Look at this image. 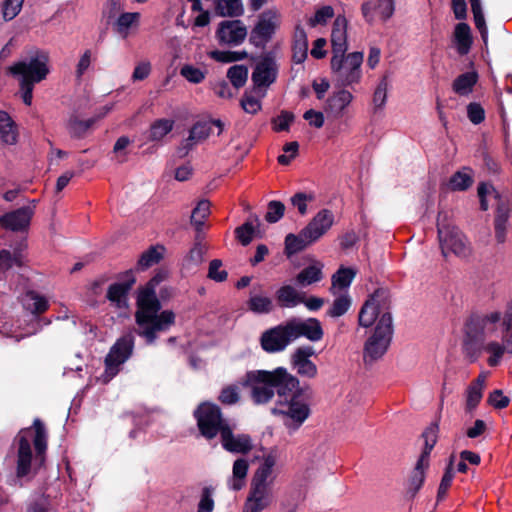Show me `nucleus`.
Instances as JSON below:
<instances>
[{"instance_id":"052dcab7","label":"nucleus","mask_w":512,"mask_h":512,"mask_svg":"<svg viewBox=\"0 0 512 512\" xmlns=\"http://www.w3.org/2000/svg\"><path fill=\"white\" fill-rule=\"evenodd\" d=\"M294 120V115L288 111H282L277 117L272 120L273 130L276 132L288 131L291 123Z\"/></svg>"},{"instance_id":"6e6d98bb","label":"nucleus","mask_w":512,"mask_h":512,"mask_svg":"<svg viewBox=\"0 0 512 512\" xmlns=\"http://www.w3.org/2000/svg\"><path fill=\"white\" fill-rule=\"evenodd\" d=\"M208 247L201 243L196 242L195 245L189 251L185 263L187 266L190 265H199L204 260V255L206 254Z\"/></svg>"},{"instance_id":"c85d7f7f","label":"nucleus","mask_w":512,"mask_h":512,"mask_svg":"<svg viewBox=\"0 0 512 512\" xmlns=\"http://www.w3.org/2000/svg\"><path fill=\"white\" fill-rule=\"evenodd\" d=\"M355 275L356 271L352 268L340 267L337 272L332 275L330 287L331 294L337 295L338 293L347 292Z\"/></svg>"},{"instance_id":"f257e3e1","label":"nucleus","mask_w":512,"mask_h":512,"mask_svg":"<svg viewBox=\"0 0 512 512\" xmlns=\"http://www.w3.org/2000/svg\"><path fill=\"white\" fill-rule=\"evenodd\" d=\"M359 325L370 327L376 322L372 334L364 345L365 363L380 359L388 350L393 336V321L389 312V295L384 289H377L364 303L359 312Z\"/></svg>"},{"instance_id":"2eb2a0df","label":"nucleus","mask_w":512,"mask_h":512,"mask_svg":"<svg viewBox=\"0 0 512 512\" xmlns=\"http://www.w3.org/2000/svg\"><path fill=\"white\" fill-rule=\"evenodd\" d=\"M315 354L311 346H301L291 355V365L296 373L304 378L313 379L318 374L316 364L310 359Z\"/></svg>"},{"instance_id":"37998d69","label":"nucleus","mask_w":512,"mask_h":512,"mask_svg":"<svg viewBox=\"0 0 512 512\" xmlns=\"http://www.w3.org/2000/svg\"><path fill=\"white\" fill-rule=\"evenodd\" d=\"M163 246L150 247L145 251L138 260L137 266L140 270L147 269L157 263L163 258L164 255Z\"/></svg>"},{"instance_id":"13d9d810","label":"nucleus","mask_w":512,"mask_h":512,"mask_svg":"<svg viewBox=\"0 0 512 512\" xmlns=\"http://www.w3.org/2000/svg\"><path fill=\"white\" fill-rule=\"evenodd\" d=\"M222 266L223 264L221 260H212L208 268V278L216 282L225 281L227 279L228 273L226 270L222 269Z\"/></svg>"},{"instance_id":"e2e57ef3","label":"nucleus","mask_w":512,"mask_h":512,"mask_svg":"<svg viewBox=\"0 0 512 512\" xmlns=\"http://www.w3.org/2000/svg\"><path fill=\"white\" fill-rule=\"evenodd\" d=\"M333 16V8L331 6H323L316 10L314 16L309 18L308 23L313 27L319 24H325Z\"/></svg>"},{"instance_id":"ea45409f","label":"nucleus","mask_w":512,"mask_h":512,"mask_svg":"<svg viewBox=\"0 0 512 512\" xmlns=\"http://www.w3.org/2000/svg\"><path fill=\"white\" fill-rule=\"evenodd\" d=\"M454 35L459 54H467L472 44L470 27L466 23H459L455 27Z\"/></svg>"},{"instance_id":"4be33fe9","label":"nucleus","mask_w":512,"mask_h":512,"mask_svg":"<svg viewBox=\"0 0 512 512\" xmlns=\"http://www.w3.org/2000/svg\"><path fill=\"white\" fill-rule=\"evenodd\" d=\"M221 442L223 448L232 453L246 454L253 449L251 437L247 434H234L231 426L223 430Z\"/></svg>"},{"instance_id":"f704fd0d","label":"nucleus","mask_w":512,"mask_h":512,"mask_svg":"<svg viewBox=\"0 0 512 512\" xmlns=\"http://www.w3.org/2000/svg\"><path fill=\"white\" fill-rule=\"evenodd\" d=\"M211 134V127L207 123H197L195 124L190 132L189 136L183 141L182 149H184L183 155H185L189 149H191L194 145L202 142Z\"/></svg>"},{"instance_id":"338daca9","label":"nucleus","mask_w":512,"mask_h":512,"mask_svg":"<svg viewBox=\"0 0 512 512\" xmlns=\"http://www.w3.org/2000/svg\"><path fill=\"white\" fill-rule=\"evenodd\" d=\"M255 229L252 222H246L236 229V236L243 245H248L253 239Z\"/></svg>"},{"instance_id":"20e7f679","label":"nucleus","mask_w":512,"mask_h":512,"mask_svg":"<svg viewBox=\"0 0 512 512\" xmlns=\"http://www.w3.org/2000/svg\"><path fill=\"white\" fill-rule=\"evenodd\" d=\"M279 459L280 455L276 449H272L262 456L251 478L243 512H262L272 505Z\"/></svg>"},{"instance_id":"864d4df0","label":"nucleus","mask_w":512,"mask_h":512,"mask_svg":"<svg viewBox=\"0 0 512 512\" xmlns=\"http://www.w3.org/2000/svg\"><path fill=\"white\" fill-rule=\"evenodd\" d=\"M315 198V194L312 192H299L291 197V204L301 215H305L308 212V204L314 202Z\"/></svg>"},{"instance_id":"473e14b6","label":"nucleus","mask_w":512,"mask_h":512,"mask_svg":"<svg viewBox=\"0 0 512 512\" xmlns=\"http://www.w3.org/2000/svg\"><path fill=\"white\" fill-rule=\"evenodd\" d=\"M429 466V451H423L420 455L409 480V489L416 493L423 485L425 470Z\"/></svg>"},{"instance_id":"774afa93","label":"nucleus","mask_w":512,"mask_h":512,"mask_svg":"<svg viewBox=\"0 0 512 512\" xmlns=\"http://www.w3.org/2000/svg\"><path fill=\"white\" fill-rule=\"evenodd\" d=\"M152 65L148 60L139 61L132 73L131 79L133 82L145 80L151 73Z\"/></svg>"},{"instance_id":"0eeeda50","label":"nucleus","mask_w":512,"mask_h":512,"mask_svg":"<svg viewBox=\"0 0 512 512\" xmlns=\"http://www.w3.org/2000/svg\"><path fill=\"white\" fill-rule=\"evenodd\" d=\"M437 232L441 253L445 258L454 255L466 259L472 254L471 243L455 225L449 213L438 214Z\"/></svg>"},{"instance_id":"603ef678","label":"nucleus","mask_w":512,"mask_h":512,"mask_svg":"<svg viewBox=\"0 0 512 512\" xmlns=\"http://www.w3.org/2000/svg\"><path fill=\"white\" fill-rule=\"evenodd\" d=\"M210 214V203L207 200L200 201L191 215V221L197 230H201L205 219Z\"/></svg>"},{"instance_id":"39448f33","label":"nucleus","mask_w":512,"mask_h":512,"mask_svg":"<svg viewBox=\"0 0 512 512\" xmlns=\"http://www.w3.org/2000/svg\"><path fill=\"white\" fill-rule=\"evenodd\" d=\"M244 384L251 388V397L254 403L265 404L273 398L274 389H277L279 398L285 392L296 390L300 382L286 368L278 367L273 371L248 372Z\"/></svg>"},{"instance_id":"f03ea898","label":"nucleus","mask_w":512,"mask_h":512,"mask_svg":"<svg viewBox=\"0 0 512 512\" xmlns=\"http://www.w3.org/2000/svg\"><path fill=\"white\" fill-rule=\"evenodd\" d=\"M165 276V273L157 274L138 294L136 312L138 334L144 337L148 344L156 340L157 333L168 330L175 322L172 311L165 310L159 313L161 305L156 296L155 287Z\"/></svg>"},{"instance_id":"680f3d73","label":"nucleus","mask_w":512,"mask_h":512,"mask_svg":"<svg viewBox=\"0 0 512 512\" xmlns=\"http://www.w3.org/2000/svg\"><path fill=\"white\" fill-rule=\"evenodd\" d=\"M24 0H6L3 4L2 13L6 21L14 19L21 11Z\"/></svg>"},{"instance_id":"5701e85b","label":"nucleus","mask_w":512,"mask_h":512,"mask_svg":"<svg viewBox=\"0 0 512 512\" xmlns=\"http://www.w3.org/2000/svg\"><path fill=\"white\" fill-rule=\"evenodd\" d=\"M31 429L22 430L18 436L19 448L17 457V476H26L31 470L32 463V450L29 442L31 436Z\"/></svg>"},{"instance_id":"393cba45","label":"nucleus","mask_w":512,"mask_h":512,"mask_svg":"<svg viewBox=\"0 0 512 512\" xmlns=\"http://www.w3.org/2000/svg\"><path fill=\"white\" fill-rule=\"evenodd\" d=\"M348 22L344 16H337L332 27L331 44L333 55L344 54L348 48L347 44Z\"/></svg>"},{"instance_id":"423d86ee","label":"nucleus","mask_w":512,"mask_h":512,"mask_svg":"<svg viewBox=\"0 0 512 512\" xmlns=\"http://www.w3.org/2000/svg\"><path fill=\"white\" fill-rule=\"evenodd\" d=\"M8 72L19 81V94L22 101L30 106L33 100L34 85L45 80L50 73V57L45 51H37L8 68Z\"/></svg>"},{"instance_id":"b1692460","label":"nucleus","mask_w":512,"mask_h":512,"mask_svg":"<svg viewBox=\"0 0 512 512\" xmlns=\"http://www.w3.org/2000/svg\"><path fill=\"white\" fill-rule=\"evenodd\" d=\"M478 196L480 198L481 209L486 211L489 207V199L493 198L497 201V212L495 219L508 220L510 207L508 202L500 200L495 189L489 184H481L478 187Z\"/></svg>"},{"instance_id":"4468645a","label":"nucleus","mask_w":512,"mask_h":512,"mask_svg":"<svg viewBox=\"0 0 512 512\" xmlns=\"http://www.w3.org/2000/svg\"><path fill=\"white\" fill-rule=\"evenodd\" d=\"M277 72V65L271 58H264L256 64L252 72V81L255 91L261 97H264L266 89L275 82Z\"/></svg>"},{"instance_id":"f8f14e48","label":"nucleus","mask_w":512,"mask_h":512,"mask_svg":"<svg viewBox=\"0 0 512 512\" xmlns=\"http://www.w3.org/2000/svg\"><path fill=\"white\" fill-rule=\"evenodd\" d=\"M394 12V0H368L361 6L362 16L369 25L386 23Z\"/></svg>"},{"instance_id":"aec40b11","label":"nucleus","mask_w":512,"mask_h":512,"mask_svg":"<svg viewBox=\"0 0 512 512\" xmlns=\"http://www.w3.org/2000/svg\"><path fill=\"white\" fill-rule=\"evenodd\" d=\"M354 99L353 94L343 87L334 91L327 99L325 112L333 118H341L347 115L349 107Z\"/></svg>"},{"instance_id":"58836bf2","label":"nucleus","mask_w":512,"mask_h":512,"mask_svg":"<svg viewBox=\"0 0 512 512\" xmlns=\"http://www.w3.org/2000/svg\"><path fill=\"white\" fill-rule=\"evenodd\" d=\"M308 54V39L302 28H297L294 35L293 60L295 63H302Z\"/></svg>"},{"instance_id":"cd10ccee","label":"nucleus","mask_w":512,"mask_h":512,"mask_svg":"<svg viewBox=\"0 0 512 512\" xmlns=\"http://www.w3.org/2000/svg\"><path fill=\"white\" fill-rule=\"evenodd\" d=\"M249 462L245 458H238L232 466V475L227 480L228 488L233 491L241 490L246 484Z\"/></svg>"},{"instance_id":"bb28decb","label":"nucleus","mask_w":512,"mask_h":512,"mask_svg":"<svg viewBox=\"0 0 512 512\" xmlns=\"http://www.w3.org/2000/svg\"><path fill=\"white\" fill-rule=\"evenodd\" d=\"M315 242L303 228L298 234L289 233L285 237V253L288 257L297 254Z\"/></svg>"},{"instance_id":"2f4dec72","label":"nucleus","mask_w":512,"mask_h":512,"mask_svg":"<svg viewBox=\"0 0 512 512\" xmlns=\"http://www.w3.org/2000/svg\"><path fill=\"white\" fill-rule=\"evenodd\" d=\"M478 79L479 76L476 71L465 72L455 78L452 83V89L459 96H468L472 93Z\"/></svg>"},{"instance_id":"ddd939ff","label":"nucleus","mask_w":512,"mask_h":512,"mask_svg":"<svg viewBox=\"0 0 512 512\" xmlns=\"http://www.w3.org/2000/svg\"><path fill=\"white\" fill-rule=\"evenodd\" d=\"M287 324L293 341L299 337H305L311 342H318L323 338L324 331L322 325L316 318L305 320L293 318L287 321Z\"/></svg>"},{"instance_id":"9b49d317","label":"nucleus","mask_w":512,"mask_h":512,"mask_svg":"<svg viewBox=\"0 0 512 512\" xmlns=\"http://www.w3.org/2000/svg\"><path fill=\"white\" fill-rule=\"evenodd\" d=\"M134 346V337L127 334L121 337L110 349L105 358L104 383L109 382L120 370V366L130 357Z\"/></svg>"},{"instance_id":"de8ad7c7","label":"nucleus","mask_w":512,"mask_h":512,"mask_svg":"<svg viewBox=\"0 0 512 512\" xmlns=\"http://www.w3.org/2000/svg\"><path fill=\"white\" fill-rule=\"evenodd\" d=\"M208 56L220 63H232L246 59L248 57V53L246 51L213 50L208 52Z\"/></svg>"},{"instance_id":"7ed1b4c3","label":"nucleus","mask_w":512,"mask_h":512,"mask_svg":"<svg viewBox=\"0 0 512 512\" xmlns=\"http://www.w3.org/2000/svg\"><path fill=\"white\" fill-rule=\"evenodd\" d=\"M477 325L483 337L500 338V341H489L484 348L490 355L488 365L495 367L505 353L512 354V303L507 304L503 310L486 311L478 317Z\"/></svg>"},{"instance_id":"1a4fd4ad","label":"nucleus","mask_w":512,"mask_h":512,"mask_svg":"<svg viewBox=\"0 0 512 512\" xmlns=\"http://www.w3.org/2000/svg\"><path fill=\"white\" fill-rule=\"evenodd\" d=\"M362 52L335 54L331 58V70L334 80L341 87L358 83L362 77Z\"/></svg>"},{"instance_id":"a211bd4d","label":"nucleus","mask_w":512,"mask_h":512,"mask_svg":"<svg viewBox=\"0 0 512 512\" xmlns=\"http://www.w3.org/2000/svg\"><path fill=\"white\" fill-rule=\"evenodd\" d=\"M34 215V206L28 205L4 214L0 218L1 225L14 232L26 231Z\"/></svg>"},{"instance_id":"6e6552de","label":"nucleus","mask_w":512,"mask_h":512,"mask_svg":"<svg viewBox=\"0 0 512 512\" xmlns=\"http://www.w3.org/2000/svg\"><path fill=\"white\" fill-rule=\"evenodd\" d=\"M274 415L282 416L285 427L290 432L298 430L310 416V407L299 394V387L281 395L272 408Z\"/></svg>"},{"instance_id":"f3484780","label":"nucleus","mask_w":512,"mask_h":512,"mask_svg":"<svg viewBox=\"0 0 512 512\" xmlns=\"http://www.w3.org/2000/svg\"><path fill=\"white\" fill-rule=\"evenodd\" d=\"M280 25V15L268 10L261 14L259 21L251 33V40L256 44L267 42Z\"/></svg>"},{"instance_id":"0e129e2a","label":"nucleus","mask_w":512,"mask_h":512,"mask_svg":"<svg viewBox=\"0 0 512 512\" xmlns=\"http://www.w3.org/2000/svg\"><path fill=\"white\" fill-rule=\"evenodd\" d=\"M285 211V206L280 201H271L268 205V211L265 215V219L270 223L279 221Z\"/></svg>"},{"instance_id":"a18cd8bd","label":"nucleus","mask_w":512,"mask_h":512,"mask_svg":"<svg viewBox=\"0 0 512 512\" xmlns=\"http://www.w3.org/2000/svg\"><path fill=\"white\" fill-rule=\"evenodd\" d=\"M216 12L220 16H239L243 13V5L241 0H217Z\"/></svg>"},{"instance_id":"69168bd1","label":"nucleus","mask_w":512,"mask_h":512,"mask_svg":"<svg viewBox=\"0 0 512 512\" xmlns=\"http://www.w3.org/2000/svg\"><path fill=\"white\" fill-rule=\"evenodd\" d=\"M259 97H255L252 94L245 93L241 100V107L246 113L256 114L261 109V102Z\"/></svg>"},{"instance_id":"8fccbe9b","label":"nucleus","mask_w":512,"mask_h":512,"mask_svg":"<svg viewBox=\"0 0 512 512\" xmlns=\"http://www.w3.org/2000/svg\"><path fill=\"white\" fill-rule=\"evenodd\" d=\"M227 78L236 89L241 88L248 79V68L245 65H233L227 71Z\"/></svg>"},{"instance_id":"79ce46f5","label":"nucleus","mask_w":512,"mask_h":512,"mask_svg":"<svg viewBox=\"0 0 512 512\" xmlns=\"http://www.w3.org/2000/svg\"><path fill=\"white\" fill-rule=\"evenodd\" d=\"M24 307L33 314L43 313L48 308V301L45 297L34 291H29L23 298Z\"/></svg>"},{"instance_id":"e433bc0d","label":"nucleus","mask_w":512,"mask_h":512,"mask_svg":"<svg viewBox=\"0 0 512 512\" xmlns=\"http://www.w3.org/2000/svg\"><path fill=\"white\" fill-rule=\"evenodd\" d=\"M279 304L283 307H295L304 302V297L291 285H284L276 292Z\"/></svg>"},{"instance_id":"bf43d9fd","label":"nucleus","mask_w":512,"mask_h":512,"mask_svg":"<svg viewBox=\"0 0 512 512\" xmlns=\"http://www.w3.org/2000/svg\"><path fill=\"white\" fill-rule=\"evenodd\" d=\"M483 396V390L475 388L471 385L466 390L465 408L467 412H472L480 403Z\"/></svg>"},{"instance_id":"4d7b16f0","label":"nucleus","mask_w":512,"mask_h":512,"mask_svg":"<svg viewBox=\"0 0 512 512\" xmlns=\"http://www.w3.org/2000/svg\"><path fill=\"white\" fill-rule=\"evenodd\" d=\"M388 82L386 78L379 81L374 94H373V105L375 109H382L387 100Z\"/></svg>"},{"instance_id":"09e8293b","label":"nucleus","mask_w":512,"mask_h":512,"mask_svg":"<svg viewBox=\"0 0 512 512\" xmlns=\"http://www.w3.org/2000/svg\"><path fill=\"white\" fill-rule=\"evenodd\" d=\"M174 122L170 119H159L150 128L149 138L153 141L163 139L173 129Z\"/></svg>"},{"instance_id":"7c9ffc66","label":"nucleus","mask_w":512,"mask_h":512,"mask_svg":"<svg viewBox=\"0 0 512 512\" xmlns=\"http://www.w3.org/2000/svg\"><path fill=\"white\" fill-rule=\"evenodd\" d=\"M128 274L129 280L126 283L112 284L107 292L108 299L119 308L126 307L127 293L135 282L131 272Z\"/></svg>"},{"instance_id":"412c9836","label":"nucleus","mask_w":512,"mask_h":512,"mask_svg":"<svg viewBox=\"0 0 512 512\" xmlns=\"http://www.w3.org/2000/svg\"><path fill=\"white\" fill-rule=\"evenodd\" d=\"M335 217L331 210L321 209L304 227L314 242L323 237L334 225Z\"/></svg>"},{"instance_id":"c9c22d12","label":"nucleus","mask_w":512,"mask_h":512,"mask_svg":"<svg viewBox=\"0 0 512 512\" xmlns=\"http://www.w3.org/2000/svg\"><path fill=\"white\" fill-rule=\"evenodd\" d=\"M18 137L17 126L8 113L0 111V138L5 144H15Z\"/></svg>"},{"instance_id":"c03bdc74","label":"nucleus","mask_w":512,"mask_h":512,"mask_svg":"<svg viewBox=\"0 0 512 512\" xmlns=\"http://www.w3.org/2000/svg\"><path fill=\"white\" fill-rule=\"evenodd\" d=\"M335 296L336 298L334 299L331 307L328 309L327 315L333 318H338L349 310L352 300L347 292L338 293Z\"/></svg>"},{"instance_id":"6ab92c4d","label":"nucleus","mask_w":512,"mask_h":512,"mask_svg":"<svg viewBox=\"0 0 512 512\" xmlns=\"http://www.w3.org/2000/svg\"><path fill=\"white\" fill-rule=\"evenodd\" d=\"M246 36V27L238 20L221 22L216 32L218 41L227 45H239Z\"/></svg>"},{"instance_id":"49530a36","label":"nucleus","mask_w":512,"mask_h":512,"mask_svg":"<svg viewBox=\"0 0 512 512\" xmlns=\"http://www.w3.org/2000/svg\"><path fill=\"white\" fill-rule=\"evenodd\" d=\"M33 426L35 429L34 436V447L36 449L37 457H39L40 461H43V453L47 447V434L44 428V425L39 419H35L33 422Z\"/></svg>"},{"instance_id":"9d476101","label":"nucleus","mask_w":512,"mask_h":512,"mask_svg":"<svg viewBox=\"0 0 512 512\" xmlns=\"http://www.w3.org/2000/svg\"><path fill=\"white\" fill-rule=\"evenodd\" d=\"M194 414L201 434L207 439L214 438L218 433L222 436L223 430L230 427L215 404L203 403Z\"/></svg>"},{"instance_id":"c756f323","label":"nucleus","mask_w":512,"mask_h":512,"mask_svg":"<svg viewBox=\"0 0 512 512\" xmlns=\"http://www.w3.org/2000/svg\"><path fill=\"white\" fill-rule=\"evenodd\" d=\"M140 18L139 12L121 13L114 23V30L120 37L127 38L139 26Z\"/></svg>"},{"instance_id":"72a5a7b5","label":"nucleus","mask_w":512,"mask_h":512,"mask_svg":"<svg viewBox=\"0 0 512 512\" xmlns=\"http://www.w3.org/2000/svg\"><path fill=\"white\" fill-rule=\"evenodd\" d=\"M247 306L255 314H268L274 308L272 299L262 291L251 292Z\"/></svg>"},{"instance_id":"dca6fc26","label":"nucleus","mask_w":512,"mask_h":512,"mask_svg":"<svg viewBox=\"0 0 512 512\" xmlns=\"http://www.w3.org/2000/svg\"><path fill=\"white\" fill-rule=\"evenodd\" d=\"M293 342L287 322L272 328L261 337V346L268 353L281 352Z\"/></svg>"},{"instance_id":"4c0bfd02","label":"nucleus","mask_w":512,"mask_h":512,"mask_svg":"<svg viewBox=\"0 0 512 512\" xmlns=\"http://www.w3.org/2000/svg\"><path fill=\"white\" fill-rule=\"evenodd\" d=\"M473 183V172L468 167H463L455 172L449 180V188L453 191L468 189Z\"/></svg>"},{"instance_id":"a19ab883","label":"nucleus","mask_w":512,"mask_h":512,"mask_svg":"<svg viewBox=\"0 0 512 512\" xmlns=\"http://www.w3.org/2000/svg\"><path fill=\"white\" fill-rule=\"evenodd\" d=\"M20 330L21 329L19 326L15 327L13 323H10L5 318L0 319V334L9 338H13L16 341L36 333V329L34 327H28L22 331Z\"/></svg>"},{"instance_id":"5fc2aeb1","label":"nucleus","mask_w":512,"mask_h":512,"mask_svg":"<svg viewBox=\"0 0 512 512\" xmlns=\"http://www.w3.org/2000/svg\"><path fill=\"white\" fill-rule=\"evenodd\" d=\"M180 75L193 84H199L205 79V72L190 64L181 67Z\"/></svg>"},{"instance_id":"a878e982","label":"nucleus","mask_w":512,"mask_h":512,"mask_svg":"<svg viewBox=\"0 0 512 512\" xmlns=\"http://www.w3.org/2000/svg\"><path fill=\"white\" fill-rule=\"evenodd\" d=\"M323 269L324 264L321 261L313 260L297 274V284L301 287H307L320 282L323 279Z\"/></svg>"},{"instance_id":"3c124183","label":"nucleus","mask_w":512,"mask_h":512,"mask_svg":"<svg viewBox=\"0 0 512 512\" xmlns=\"http://www.w3.org/2000/svg\"><path fill=\"white\" fill-rule=\"evenodd\" d=\"M214 506V488L211 486L203 487L197 505V512H212Z\"/></svg>"}]
</instances>
